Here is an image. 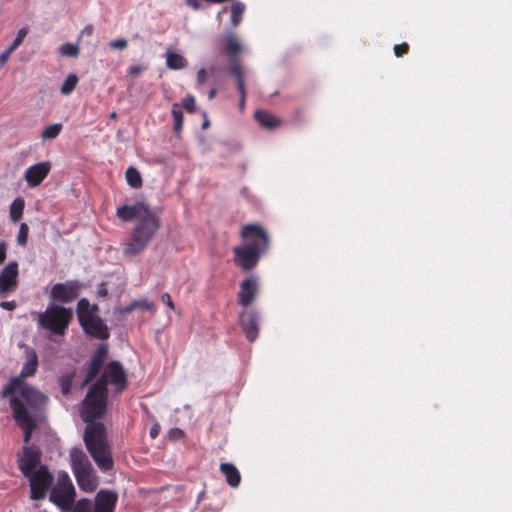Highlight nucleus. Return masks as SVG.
<instances>
[{"mask_svg":"<svg viewBox=\"0 0 512 512\" xmlns=\"http://www.w3.org/2000/svg\"><path fill=\"white\" fill-rule=\"evenodd\" d=\"M108 389L103 381H96L88 390L82 401L81 418L87 424L83 441L87 451L102 472L111 471L114 460L103 423L96 422L102 418L107 408Z\"/></svg>","mask_w":512,"mask_h":512,"instance_id":"nucleus-1","label":"nucleus"},{"mask_svg":"<svg viewBox=\"0 0 512 512\" xmlns=\"http://www.w3.org/2000/svg\"><path fill=\"white\" fill-rule=\"evenodd\" d=\"M116 215L123 222H130L136 219V223L123 249V254L129 257L143 252L161 226L159 215L149 204L143 201L118 207Z\"/></svg>","mask_w":512,"mask_h":512,"instance_id":"nucleus-2","label":"nucleus"},{"mask_svg":"<svg viewBox=\"0 0 512 512\" xmlns=\"http://www.w3.org/2000/svg\"><path fill=\"white\" fill-rule=\"evenodd\" d=\"M241 237L245 242L233 248L234 262L242 270L250 271L268 250L269 236L262 226L247 224L242 227Z\"/></svg>","mask_w":512,"mask_h":512,"instance_id":"nucleus-3","label":"nucleus"},{"mask_svg":"<svg viewBox=\"0 0 512 512\" xmlns=\"http://www.w3.org/2000/svg\"><path fill=\"white\" fill-rule=\"evenodd\" d=\"M76 313L80 326L88 336L100 340L109 338V329L98 315L97 304H90L88 299L81 298L77 303Z\"/></svg>","mask_w":512,"mask_h":512,"instance_id":"nucleus-4","label":"nucleus"},{"mask_svg":"<svg viewBox=\"0 0 512 512\" xmlns=\"http://www.w3.org/2000/svg\"><path fill=\"white\" fill-rule=\"evenodd\" d=\"M70 461L79 488L86 493L94 492L99 485V479L84 451L80 448L71 449Z\"/></svg>","mask_w":512,"mask_h":512,"instance_id":"nucleus-5","label":"nucleus"},{"mask_svg":"<svg viewBox=\"0 0 512 512\" xmlns=\"http://www.w3.org/2000/svg\"><path fill=\"white\" fill-rule=\"evenodd\" d=\"M73 319V311L60 305H50L38 314V324L52 334L63 336Z\"/></svg>","mask_w":512,"mask_h":512,"instance_id":"nucleus-6","label":"nucleus"},{"mask_svg":"<svg viewBox=\"0 0 512 512\" xmlns=\"http://www.w3.org/2000/svg\"><path fill=\"white\" fill-rule=\"evenodd\" d=\"M76 491L71 478L66 472H59L56 483L51 486L49 500L63 511L73 512Z\"/></svg>","mask_w":512,"mask_h":512,"instance_id":"nucleus-7","label":"nucleus"},{"mask_svg":"<svg viewBox=\"0 0 512 512\" xmlns=\"http://www.w3.org/2000/svg\"><path fill=\"white\" fill-rule=\"evenodd\" d=\"M5 396H11V399L16 397L22 402L25 401V407L33 416L35 413L42 410L48 401L46 395L27 383L15 386L11 391H7L6 386L2 391V397Z\"/></svg>","mask_w":512,"mask_h":512,"instance_id":"nucleus-8","label":"nucleus"},{"mask_svg":"<svg viewBox=\"0 0 512 512\" xmlns=\"http://www.w3.org/2000/svg\"><path fill=\"white\" fill-rule=\"evenodd\" d=\"M117 501L118 494L115 491L101 489L95 495L94 501L79 499L73 512H114Z\"/></svg>","mask_w":512,"mask_h":512,"instance_id":"nucleus-9","label":"nucleus"},{"mask_svg":"<svg viewBox=\"0 0 512 512\" xmlns=\"http://www.w3.org/2000/svg\"><path fill=\"white\" fill-rule=\"evenodd\" d=\"M30 486V498L32 500L45 499L54 481L53 474L47 466H40L36 473L26 477Z\"/></svg>","mask_w":512,"mask_h":512,"instance_id":"nucleus-10","label":"nucleus"},{"mask_svg":"<svg viewBox=\"0 0 512 512\" xmlns=\"http://www.w3.org/2000/svg\"><path fill=\"white\" fill-rule=\"evenodd\" d=\"M10 405L12 408L14 420L16 421L17 425L23 429V440L25 443H28L31 439L33 431L37 427L35 417L27 410L24 402L16 397L10 399Z\"/></svg>","mask_w":512,"mask_h":512,"instance_id":"nucleus-11","label":"nucleus"},{"mask_svg":"<svg viewBox=\"0 0 512 512\" xmlns=\"http://www.w3.org/2000/svg\"><path fill=\"white\" fill-rule=\"evenodd\" d=\"M243 47L239 38L235 34H227L222 38V52L229 60L228 72L234 76L233 67H236L241 75H244V69L240 53Z\"/></svg>","mask_w":512,"mask_h":512,"instance_id":"nucleus-12","label":"nucleus"},{"mask_svg":"<svg viewBox=\"0 0 512 512\" xmlns=\"http://www.w3.org/2000/svg\"><path fill=\"white\" fill-rule=\"evenodd\" d=\"M97 381H103L104 387L107 388L108 383L114 386L116 393H121L127 386L126 373L118 361L109 362L103 370L101 377Z\"/></svg>","mask_w":512,"mask_h":512,"instance_id":"nucleus-13","label":"nucleus"},{"mask_svg":"<svg viewBox=\"0 0 512 512\" xmlns=\"http://www.w3.org/2000/svg\"><path fill=\"white\" fill-rule=\"evenodd\" d=\"M80 288L81 285L76 280L57 283L52 286L50 295L55 301L70 303L78 297Z\"/></svg>","mask_w":512,"mask_h":512,"instance_id":"nucleus-14","label":"nucleus"},{"mask_svg":"<svg viewBox=\"0 0 512 512\" xmlns=\"http://www.w3.org/2000/svg\"><path fill=\"white\" fill-rule=\"evenodd\" d=\"M26 362L24 363L20 374L13 377L7 384V391H11L15 386L26 383L25 378L32 377L37 372L38 356L33 349L26 350Z\"/></svg>","mask_w":512,"mask_h":512,"instance_id":"nucleus-15","label":"nucleus"},{"mask_svg":"<svg viewBox=\"0 0 512 512\" xmlns=\"http://www.w3.org/2000/svg\"><path fill=\"white\" fill-rule=\"evenodd\" d=\"M41 453L36 447H25L23 455L18 460V466L22 474L27 477L37 472L40 467Z\"/></svg>","mask_w":512,"mask_h":512,"instance_id":"nucleus-16","label":"nucleus"},{"mask_svg":"<svg viewBox=\"0 0 512 512\" xmlns=\"http://www.w3.org/2000/svg\"><path fill=\"white\" fill-rule=\"evenodd\" d=\"M51 170V163L40 162L27 168L24 178L29 187L39 186L43 180L48 176Z\"/></svg>","mask_w":512,"mask_h":512,"instance_id":"nucleus-17","label":"nucleus"},{"mask_svg":"<svg viewBox=\"0 0 512 512\" xmlns=\"http://www.w3.org/2000/svg\"><path fill=\"white\" fill-rule=\"evenodd\" d=\"M258 292V282L254 276H249L240 284L238 303L247 307L253 303Z\"/></svg>","mask_w":512,"mask_h":512,"instance_id":"nucleus-18","label":"nucleus"},{"mask_svg":"<svg viewBox=\"0 0 512 512\" xmlns=\"http://www.w3.org/2000/svg\"><path fill=\"white\" fill-rule=\"evenodd\" d=\"M108 349L106 345H100L96 351L94 352L92 359L90 361L88 371L85 377V380L83 381L82 386L88 385L90 382H92L100 373V370L103 366V362L106 358Z\"/></svg>","mask_w":512,"mask_h":512,"instance_id":"nucleus-19","label":"nucleus"},{"mask_svg":"<svg viewBox=\"0 0 512 512\" xmlns=\"http://www.w3.org/2000/svg\"><path fill=\"white\" fill-rule=\"evenodd\" d=\"M18 263L16 261L9 262L2 269V297L5 294L14 291L18 285Z\"/></svg>","mask_w":512,"mask_h":512,"instance_id":"nucleus-20","label":"nucleus"},{"mask_svg":"<svg viewBox=\"0 0 512 512\" xmlns=\"http://www.w3.org/2000/svg\"><path fill=\"white\" fill-rule=\"evenodd\" d=\"M259 317L254 311L243 312L240 316V325L246 338L253 342L259 334Z\"/></svg>","mask_w":512,"mask_h":512,"instance_id":"nucleus-21","label":"nucleus"},{"mask_svg":"<svg viewBox=\"0 0 512 512\" xmlns=\"http://www.w3.org/2000/svg\"><path fill=\"white\" fill-rule=\"evenodd\" d=\"M254 118L262 128L267 130H274L282 125V120L267 110H256Z\"/></svg>","mask_w":512,"mask_h":512,"instance_id":"nucleus-22","label":"nucleus"},{"mask_svg":"<svg viewBox=\"0 0 512 512\" xmlns=\"http://www.w3.org/2000/svg\"><path fill=\"white\" fill-rule=\"evenodd\" d=\"M220 471L225 476L227 483L231 487H238L241 482V475L238 469L231 463H222Z\"/></svg>","mask_w":512,"mask_h":512,"instance_id":"nucleus-23","label":"nucleus"},{"mask_svg":"<svg viewBox=\"0 0 512 512\" xmlns=\"http://www.w3.org/2000/svg\"><path fill=\"white\" fill-rule=\"evenodd\" d=\"M188 61L182 55L167 51L166 53V66L171 70H180L186 68Z\"/></svg>","mask_w":512,"mask_h":512,"instance_id":"nucleus-24","label":"nucleus"},{"mask_svg":"<svg viewBox=\"0 0 512 512\" xmlns=\"http://www.w3.org/2000/svg\"><path fill=\"white\" fill-rule=\"evenodd\" d=\"M27 33H28V29L25 27L21 28L18 31L16 38L13 40V42L9 46V48L6 51L2 52V64H4L7 61V59L9 58V56L11 55V53H13L22 44Z\"/></svg>","mask_w":512,"mask_h":512,"instance_id":"nucleus-25","label":"nucleus"},{"mask_svg":"<svg viewBox=\"0 0 512 512\" xmlns=\"http://www.w3.org/2000/svg\"><path fill=\"white\" fill-rule=\"evenodd\" d=\"M234 79L236 81L237 89L240 93L239 107L241 110L244 109L246 103V86H245V74L241 75L236 67H233Z\"/></svg>","mask_w":512,"mask_h":512,"instance_id":"nucleus-26","label":"nucleus"},{"mask_svg":"<svg viewBox=\"0 0 512 512\" xmlns=\"http://www.w3.org/2000/svg\"><path fill=\"white\" fill-rule=\"evenodd\" d=\"M24 207L25 201L22 197H17L12 202L9 210V216L14 223L18 222L22 218Z\"/></svg>","mask_w":512,"mask_h":512,"instance_id":"nucleus-27","label":"nucleus"},{"mask_svg":"<svg viewBox=\"0 0 512 512\" xmlns=\"http://www.w3.org/2000/svg\"><path fill=\"white\" fill-rule=\"evenodd\" d=\"M127 183L130 187L138 189L142 187L143 180L139 171L134 167H129L125 173Z\"/></svg>","mask_w":512,"mask_h":512,"instance_id":"nucleus-28","label":"nucleus"},{"mask_svg":"<svg viewBox=\"0 0 512 512\" xmlns=\"http://www.w3.org/2000/svg\"><path fill=\"white\" fill-rule=\"evenodd\" d=\"M245 10V6L243 3L236 1L233 2L230 11H231V23L234 27L238 26L242 21V16Z\"/></svg>","mask_w":512,"mask_h":512,"instance_id":"nucleus-29","label":"nucleus"},{"mask_svg":"<svg viewBox=\"0 0 512 512\" xmlns=\"http://www.w3.org/2000/svg\"><path fill=\"white\" fill-rule=\"evenodd\" d=\"M62 128L63 126L61 123L51 124L42 131L41 137L43 140L55 139L62 131Z\"/></svg>","mask_w":512,"mask_h":512,"instance_id":"nucleus-30","label":"nucleus"},{"mask_svg":"<svg viewBox=\"0 0 512 512\" xmlns=\"http://www.w3.org/2000/svg\"><path fill=\"white\" fill-rule=\"evenodd\" d=\"M79 82L75 74H69L60 88L63 95H69L73 92Z\"/></svg>","mask_w":512,"mask_h":512,"instance_id":"nucleus-31","label":"nucleus"},{"mask_svg":"<svg viewBox=\"0 0 512 512\" xmlns=\"http://www.w3.org/2000/svg\"><path fill=\"white\" fill-rule=\"evenodd\" d=\"M74 377H75V373L70 372V373L62 375L59 378V385H60L61 392L63 395L67 396L70 394Z\"/></svg>","mask_w":512,"mask_h":512,"instance_id":"nucleus-32","label":"nucleus"},{"mask_svg":"<svg viewBox=\"0 0 512 512\" xmlns=\"http://www.w3.org/2000/svg\"><path fill=\"white\" fill-rule=\"evenodd\" d=\"M171 113L174 119V131L175 133H179L183 127L184 117L177 103L173 105Z\"/></svg>","mask_w":512,"mask_h":512,"instance_id":"nucleus-33","label":"nucleus"},{"mask_svg":"<svg viewBox=\"0 0 512 512\" xmlns=\"http://www.w3.org/2000/svg\"><path fill=\"white\" fill-rule=\"evenodd\" d=\"M79 47L72 43H65L60 48V54L65 57H77L79 55Z\"/></svg>","mask_w":512,"mask_h":512,"instance_id":"nucleus-34","label":"nucleus"},{"mask_svg":"<svg viewBox=\"0 0 512 512\" xmlns=\"http://www.w3.org/2000/svg\"><path fill=\"white\" fill-rule=\"evenodd\" d=\"M29 235V227L26 223H21L17 235V243L24 247L27 245Z\"/></svg>","mask_w":512,"mask_h":512,"instance_id":"nucleus-35","label":"nucleus"},{"mask_svg":"<svg viewBox=\"0 0 512 512\" xmlns=\"http://www.w3.org/2000/svg\"><path fill=\"white\" fill-rule=\"evenodd\" d=\"M181 105L188 113H194L196 109V102L194 96L187 95L186 97H184Z\"/></svg>","mask_w":512,"mask_h":512,"instance_id":"nucleus-36","label":"nucleus"},{"mask_svg":"<svg viewBox=\"0 0 512 512\" xmlns=\"http://www.w3.org/2000/svg\"><path fill=\"white\" fill-rule=\"evenodd\" d=\"M394 54L396 57H402L409 52V45L406 42L394 46Z\"/></svg>","mask_w":512,"mask_h":512,"instance_id":"nucleus-37","label":"nucleus"},{"mask_svg":"<svg viewBox=\"0 0 512 512\" xmlns=\"http://www.w3.org/2000/svg\"><path fill=\"white\" fill-rule=\"evenodd\" d=\"M144 70H146V66L144 65H131L128 68V73L130 76L136 78L138 77Z\"/></svg>","mask_w":512,"mask_h":512,"instance_id":"nucleus-38","label":"nucleus"},{"mask_svg":"<svg viewBox=\"0 0 512 512\" xmlns=\"http://www.w3.org/2000/svg\"><path fill=\"white\" fill-rule=\"evenodd\" d=\"M136 302H137V306L139 308L148 310L150 312H154L155 311V305L151 301H148L146 299H142V300H136Z\"/></svg>","mask_w":512,"mask_h":512,"instance_id":"nucleus-39","label":"nucleus"},{"mask_svg":"<svg viewBox=\"0 0 512 512\" xmlns=\"http://www.w3.org/2000/svg\"><path fill=\"white\" fill-rule=\"evenodd\" d=\"M128 45V42L126 39H116L109 43V46L113 49H125Z\"/></svg>","mask_w":512,"mask_h":512,"instance_id":"nucleus-40","label":"nucleus"},{"mask_svg":"<svg viewBox=\"0 0 512 512\" xmlns=\"http://www.w3.org/2000/svg\"><path fill=\"white\" fill-rule=\"evenodd\" d=\"M169 436L171 439L179 440L184 437V432L180 428H173L169 431Z\"/></svg>","mask_w":512,"mask_h":512,"instance_id":"nucleus-41","label":"nucleus"},{"mask_svg":"<svg viewBox=\"0 0 512 512\" xmlns=\"http://www.w3.org/2000/svg\"><path fill=\"white\" fill-rule=\"evenodd\" d=\"M161 301L166 304L170 309L175 310L174 302L169 293H163L161 296Z\"/></svg>","mask_w":512,"mask_h":512,"instance_id":"nucleus-42","label":"nucleus"},{"mask_svg":"<svg viewBox=\"0 0 512 512\" xmlns=\"http://www.w3.org/2000/svg\"><path fill=\"white\" fill-rule=\"evenodd\" d=\"M207 79V70L204 68H201L197 72V83L198 85H202L206 82Z\"/></svg>","mask_w":512,"mask_h":512,"instance_id":"nucleus-43","label":"nucleus"},{"mask_svg":"<svg viewBox=\"0 0 512 512\" xmlns=\"http://www.w3.org/2000/svg\"><path fill=\"white\" fill-rule=\"evenodd\" d=\"M15 307V301H2V309L13 310Z\"/></svg>","mask_w":512,"mask_h":512,"instance_id":"nucleus-44","label":"nucleus"},{"mask_svg":"<svg viewBox=\"0 0 512 512\" xmlns=\"http://www.w3.org/2000/svg\"><path fill=\"white\" fill-rule=\"evenodd\" d=\"M138 308L136 300L131 302L128 306L123 309V313H131L134 309Z\"/></svg>","mask_w":512,"mask_h":512,"instance_id":"nucleus-45","label":"nucleus"},{"mask_svg":"<svg viewBox=\"0 0 512 512\" xmlns=\"http://www.w3.org/2000/svg\"><path fill=\"white\" fill-rule=\"evenodd\" d=\"M159 432H160V426L158 424H155L151 430H150V436L151 438L155 439L158 435H159Z\"/></svg>","mask_w":512,"mask_h":512,"instance_id":"nucleus-46","label":"nucleus"},{"mask_svg":"<svg viewBox=\"0 0 512 512\" xmlns=\"http://www.w3.org/2000/svg\"><path fill=\"white\" fill-rule=\"evenodd\" d=\"M107 294H108V291H107V289L105 288V286L102 284V285L99 287V289H98V295H99L100 297H106V296H107Z\"/></svg>","mask_w":512,"mask_h":512,"instance_id":"nucleus-47","label":"nucleus"},{"mask_svg":"<svg viewBox=\"0 0 512 512\" xmlns=\"http://www.w3.org/2000/svg\"><path fill=\"white\" fill-rule=\"evenodd\" d=\"M217 94V90L215 88H212L209 92H208V99L209 100H212L213 98H215Z\"/></svg>","mask_w":512,"mask_h":512,"instance_id":"nucleus-48","label":"nucleus"},{"mask_svg":"<svg viewBox=\"0 0 512 512\" xmlns=\"http://www.w3.org/2000/svg\"><path fill=\"white\" fill-rule=\"evenodd\" d=\"M1 259H2V263L6 259V252H5V245H4V243H2V256H1Z\"/></svg>","mask_w":512,"mask_h":512,"instance_id":"nucleus-49","label":"nucleus"},{"mask_svg":"<svg viewBox=\"0 0 512 512\" xmlns=\"http://www.w3.org/2000/svg\"><path fill=\"white\" fill-rule=\"evenodd\" d=\"M209 127V121L207 118H205L203 124H202V129H206Z\"/></svg>","mask_w":512,"mask_h":512,"instance_id":"nucleus-50","label":"nucleus"},{"mask_svg":"<svg viewBox=\"0 0 512 512\" xmlns=\"http://www.w3.org/2000/svg\"><path fill=\"white\" fill-rule=\"evenodd\" d=\"M227 11V8L224 7L219 13H218V17L220 18L221 14L222 13H225Z\"/></svg>","mask_w":512,"mask_h":512,"instance_id":"nucleus-51","label":"nucleus"},{"mask_svg":"<svg viewBox=\"0 0 512 512\" xmlns=\"http://www.w3.org/2000/svg\"><path fill=\"white\" fill-rule=\"evenodd\" d=\"M111 119H115L117 117L116 112H112L109 116Z\"/></svg>","mask_w":512,"mask_h":512,"instance_id":"nucleus-52","label":"nucleus"},{"mask_svg":"<svg viewBox=\"0 0 512 512\" xmlns=\"http://www.w3.org/2000/svg\"><path fill=\"white\" fill-rule=\"evenodd\" d=\"M209 70H210L211 74H214L216 72V67L212 66V67H210Z\"/></svg>","mask_w":512,"mask_h":512,"instance_id":"nucleus-53","label":"nucleus"}]
</instances>
